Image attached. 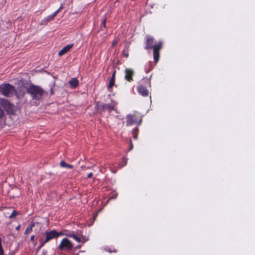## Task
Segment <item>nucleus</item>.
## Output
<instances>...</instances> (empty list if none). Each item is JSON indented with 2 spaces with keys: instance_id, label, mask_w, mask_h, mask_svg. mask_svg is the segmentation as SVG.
<instances>
[{
  "instance_id": "obj_1",
  "label": "nucleus",
  "mask_w": 255,
  "mask_h": 255,
  "mask_svg": "<svg viewBox=\"0 0 255 255\" xmlns=\"http://www.w3.org/2000/svg\"><path fill=\"white\" fill-rule=\"evenodd\" d=\"M63 235L62 232H57L55 230L46 231L41 235L38 236L37 239L39 242L38 250L41 248L44 245L53 239H57L59 237Z\"/></svg>"
},
{
  "instance_id": "obj_2",
  "label": "nucleus",
  "mask_w": 255,
  "mask_h": 255,
  "mask_svg": "<svg viewBox=\"0 0 255 255\" xmlns=\"http://www.w3.org/2000/svg\"><path fill=\"white\" fill-rule=\"evenodd\" d=\"M27 93L29 94L31 98L34 100H39L44 96H47L48 93L37 85H30L27 89Z\"/></svg>"
},
{
  "instance_id": "obj_3",
  "label": "nucleus",
  "mask_w": 255,
  "mask_h": 255,
  "mask_svg": "<svg viewBox=\"0 0 255 255\" xmlns=\"http://www.w3.org/2000/svg\"><path fill=\"white\" fill-rule=\"evenodd\" d=\"M15 91V87L9 83L0 85V93L7 97L12 96Z\"/></svg>"
},
{
  "instance_id": "obj_4",
  "label": "nucleus",
  "mask_w": 255,
  "mask_h": 255,
  "mask_svg": "<svg viewBox=\"0 0 255 255\" xmlns=\"http://www.w3.org/2000/svg\"><path fill=\"white\" fill-rule=\"evenodd\" d=\"M0 104L5 109L8 113H13L14 105L11 104L7 100L0 99Z\"/></svg>"
},
{
  "instance_id": "obj_5",
  "label": "nucleus",
  "mask_w": 255,
  "mask_h": 255,
  "mask_svg": "<svg viewBox=\"0 0 255 255\" xmlns=\"http://www.w3.org/2000/svg\"><path fill=\"white\" fill-rule=\"evenodd\" d=\"M162 43L161 41L158 42L154 45L152 48L153 50V58L154 62L156 63L159 58V51L162 49Z\"/></svg>"
},
{
  "instance_id": "obj_6",
  "label": "nucleus",
  "mask_w": 255,
  "mask_h": 255,
  "mask_svg": "<svg viewBox=\"0 0 255 255\" xmlns=\"http://www.w3.org/2000/svg\"><path fill=\"white\" fill-rule=\"evenodd\" d=\"M72 244L68 239L64 238L59 244L58 248L61 250L67 249L68 251H70L72 249Z\"/></svg>"
},
{
  "instance_id": "obj_7",
  "label": "nucleus",
  "mask_w": 255,
  "mask_h": 255,
  "mask_svg": "<svg viewBox=\"0 0 255 255\" xmlns=\"http://www.w3.org/2000/svg\"><path fill=\"white\" fill-rule=\"evenodd\" d=\"M146 45L144 47L145 49H150L154 47V39L150 35H147L145 36Z\"/></svg>"
},
{
  "instance_id": "obj_8",
  "label": "nucleus",
  "mask_w": 255,
  "mask_h": 255,
  "mask_svg": "<svg viewBox=\"0 0 255 255\" xmlns=\"http://www.w3.org/2000/svg\"><path fill=\"white\" fill-rule=\"evenodd\" d=\"M125 78L128 82H131L133 81L132 76L134 75V71L130 69H126L125 70Z\"/></svg>"
},
{
  "instance_id": "obj_9",
  "label": "nucleus",
  "mask_w": 255,
  "mask_h": 255,
  "mask_svg": "<svg viewBox=\"0 0 255 255\" xmlns=\"http://www.w3.org/2000/svg\"><path fill=\"white\" fill-rule=\"evenodd\" d=\"M137 91L140 95L143 97H147L148 96V90L142 84H139L137 86Z\"/></svg>"
},
{
  "instance_id": "obj_10",
  "label": "nucleus",
  "mask_w": 255,
  "mask_h": 255,
  "mask_svg": "<svg viewBox=\"0 0 255 255\" xmlns=\"http://www.w3.org/2000/svg\"><path fill=\"white\" fill-rule=\"evenodd\" d=\"M57 15V12H54L52 14L50 15L46 18L42 19L40 22V25H46L49 21H52L55 16Z\"/></svg>"
},
{
  "instance_id": "obj_11",
  "label": "nucleus",
  "mask_w": 255,
  "mask_h": 255,
  "mask_svg": "<svg viewBox=\"0 0 255 255\" xmlns=\"http://www.w3.org/2000/svg\"><path fill=\"white\" fill-rule=\"evenodd\" d=\"M74 46L73 44H71L66 45L64 47H63L61 50H60L58 52V55L59 56H61L66 53H67L68 51L70 50V49L73 47Z\"/></svg>"
},
{
  "instance_id": "obj_12",
  "label": "nucleus",
  "mask_w": 255,
  "mask_h": 255,
  "mask_svg": "<svg viewBox=\"0 0 255 255\" xmlns=\"http://www.w3.org/2000/svg\"><path fill=\"white\" fill-rule=\"evenodd\" d=\"M39 223L38 222H31L28 226L27 228L26 229L24 234L27 235L30 234L32 231L33 227H35L36 225H39Z\"/></svg>"
},
{
  "instance_id": "obj_13",
  "label": "nucleus",
  "mask_w": 255,
  "mask_h": 255,
  "mask_svg": "<svg viewBox=\"0 0 255 255\" xmlns=\"http://www.w3.org/2000/svg\"><path fill=\"white\" fill-rule=\"evenodd\" d=\"M127 126H131L132 124L137 123L136 120H135L133 119V116L131 114L128 115L127 117Z\"/></svg>"
},
{
  "instance_id": "obj_14",
  "label": "nucleus",
  "mask_w": 255,
  "mask_h": 255,
  "mask_svg": "<svg viewBox=\"0 0 255 255\" xmlns=\"http://www.w3.org/2000/svg\"><path fill=\"white\" fill-rule=\"evenodd\" d=\"M115 74H116V71L115 70L112 75V77L109 81V83L108 86V89L110 90V89H111L113 86L115 85Z\"/></svg>"
},
{
  "instance_id": "obj_15",
  "label": "nucleus",
  "mask_w": 255,
  "mask_h": 255,
  "mask_svg": "<svg viewBox=\"0 0 255 255\" xmlns=\"http://www.w3.org/2000/svg\"><path fill=\"white\" fill-rule=\"evenodd\" d=\"M96 109L98 112L99 113H102L104 112L105 110V104L98 102L96 103Z\"/></svg>"
},
{
  "instance_id": "obj_16",
  "label": "nucleus",
  "mask_w": 255,
  "mask_h": 255,
  "mask_svg": "<svg viewBox=\"0 0 255 255\" xmlns=\"http://www.w3.org/2000/svg\"><path fill=\"white\" fill-rule=\"evenodd\" d=\"M69 83L72 88H76L79 84V81L77 80V78H72L69 81Z\"/></svg>"
},
{
  "instance_id": "obj_17",
  "label": "nucleus",
  "mask_w": 255,
  "mask_h": 255,
  "mask_svg": "<svg viewBox=\"0 0 255 255\" xmlns=\"http://www.w3.org/2000/svg\"><path fill=\"white\" fill-rule=\"evenodd\" d=\"M60 165L62 167H64V168H73V166L71 164H67L64 161L62 160L60 162Z\"/></svg>"
},
{
  "instance_id": "obj_18",
  "label": "nucleus",
  "mask_w": 255,
  "mask_h": 255,
  "mask_svg": "<svg viewBox=\"0 0 255 255\" xmlns=\"http://www.w3.org/2000/svg\"><path fill=\"white\" fill-rule=\"evenodd\" d=\"M138 128L137 127L133 129L132 131V134L133 136V138L134 139H136L138 136Z\"/></svg>"
},
{
  "instance_id": "obj_19",
  "label": "nucleus",
  "mask_w": 255,
  "mask_h": 255,
  "mask_svg": "<svg viewBox=\"0 0 255 255\" xmlns=\"http://www.w3.org/2000/svg\"><path fill=\"white\" fill-rule=\"evenodd\" d=\"M66 236L69 237L73 238L75 240H76L78 242H80L81 241L80 238L77 237L76 235H74V234H67Z\"/></svg>"
},
{
  "instance_id": "obj_20",
  "label": "nucleus",
  "mask_w": 255,
  "mask_h": 255,
  "mask_svg": "<svg viewBox=\"0 0 255 255\" xmlns=\"http://www.w3.org/2000/svg\"><path fill=\"white\" fill-rule=\"evenodd\" d=\"M105 109L108 110L109 112H111L114 110V106L111 104H105Z\"/></svg>"
},
{
  "instance_id": "obj_21",
  "label": "nucleus",
  "mask_w": 255,
  "mask_h": 255,
  "mask_svg": "<svg viewBox=\"0 0 255 255\" xmlns=\"http://www.w3.org/2000/svg\"><path fill=\"white\" fill-rule=\"evenodd\" d=\"M128 46H125V48L123 50V54L126 57H128Z\"/></svg>"
},
{
  "instance_id": "obj_22",
  "label": "nucleus",
  "mask_w": 255,
  "mask_h": 255,
  "mask_svg": "<svg viewBox=\"0 0 255 255\" xmlns=\"http://www.w3.org/2000/svg\"><path fill=\"white\" fill-rule=\"evenodd\" d=\"M127 160H128V159L127 158H126V157H123V158L122 161L121 162V163L119 165L121 166V167H122L125 166L126 165H127Z\"/></svg>"
},
{
  "instance_id": "obj_23",
  "label": "nucleus",
  "mask_w": 255,
  "mask_h": 255,
  "mask_svg": "<svg viewBox=\"0 0 255 255\" xmlns=\"http://www.w3.org/2000/svg\"><path fill=\"white\" fill-rule=\"evenodd\" d=\"M18 214V212L16 211L15 210H13L11 215L9 216V218H12L15 216H16Z\"/></svg>"
},
{
  "instance_id": "obj_24",
  "label": "nucleus",
  "mask_w": 255,
  "mask_h": 255,
  "mask_svg": "<svg viewBox=\"0 0 255 255\" xmlns=\"http://www.w3.org/2000/svg\"><path fill=\"white\" fill-rule=\"evenodd\" d=\"M0 255H4V251L1 245V240L0 238Z\"/></svg>"
},
{
  "instance_id": "obj_25",
  "label": "nucleus",
  "mask_w": 255,
  "mask_h": 255,
  "mask_svg": "<svg viewBox=\"0 0 255 255\" xmlns=\"http://www.w3.org/2000/svg\"><path fill=\"white\" fill-rule=\"evenodd\" d=\"M5 116L4 111L0 107V120H1Z\"/></svg>"
},
{
  "instance_id": "obj_26",
  "label": "nucleus",
  "mask_w": 255,
  "mask_h": 255,
  "mask_svg": "<svg viewBox=\"0 0 255 255\" xmlns=\"http://www.w3.org/2000/svg\"><path fill=\"white\" fill-rule=\"evenodd\" d=\"M141 82L142 83H148L149 84H150V80L146 78L143 79L141 81Z\"/></svg>"
},
{
  "instance_id": "obj_27",
  "label": "nucleus",
  "mask_w": 255,
  "mask_h": 255,
  "mask_svg": "<svg viewBox=\"0 0 255 255\" xmlns=\"http://www.w3.org/2000/svg\"><path fill=\"white\" fill-rule=\"evenodd\" d=\"M106 19H104L103 20H102V26H103L104 27H106Z\"/></svg>"
},
{
  "instance_id": "obj_28",
  "label": "nucleus",
  "mask_w": 255,
  "mask_h": 255,
  "mask_svg": "<svg viewBox=\"0 0 255 255\" xmlns=\"http://www.w3.org/2000/svg\"><path fill=\"white\" fill-rule=\"evenodd\" d=\"M129 142H130V147H129V150H131L133 148V144L131 141V139H129Z\"/></svg>"
},
{
  "instance_id": "obj_29",
  "label": "nucleus",
  "mask_w": 255,
  "mask_h": 255,
  "mask_svg": "<svg viewBox=\"0 0 255 255\" xmlns=\"http://www.w3.org/2000/svg\"><path fill=\"white\" fill-rule=\"evenodd\" d=\"M63 8V5H61L60 7L59 8V9L58 10H57L56 11H55L54 12H57V14L59 12V11H60L61 9H62Z\"/></svg>"
},
{
  "instance_id": "obj_30",
  "label": "nucleus",
  "mask_w": 255,
  "mask_h": 255,
  "mask_svg": "<svg viewBox=\"0 0 255 255\" xmlns=\"http://www.w3.org/2000/svg\"><path fill=\"white\" fill-rule=\"evenodd\" d=\"M117 42L118 41L117 40H114L112 44V47H114L115 46V45L117 43Z\"/></svg>"
},
{
  "instance_id": "obj_31",
  "label": "nucleus",
  "mask_w": 255,
  "mask_h": 255,
  "mask_svg": "<svg viewBox=\"0 0 255 255\" xmlns=\"http://www.w3.org/2000/svg\"><path fill=\"white\" fill-rule=\"evenodd\" d=\"M92 176H93V173L92 172H91L87 175V178H90L92 177Z\"/></svg>"
},
{
  "instance_id": "obj_32",
  "label": "nucleus",
  "mask_w": 255,
  "mask_h": 255,
  "mask_svg": "<svg viewBox=\"0 0 255 255\" xmlns=\"http://www.w3.org/2000/svg\"><path fill=\"white\" fill-rule=\"evenodd\" d=\"M34 238H35L34 236V235H32V236L31 237V238H30V241H31V242H34Z\"/></svg>"
},
{
  "instance_id": "obj_33",
  "label": "nucleus",
  "mask_w": 255,
  "mask_h": 255,
  "mask_svg": "<svg viewBox=\"0 0 255 255\" xmlns=\"http://www.w3.org/2000/svg\"><path fill=\"white\" fill-rule=\"evenodd\" d=\"M117 196V194H114L113 195H112V196L111 197V198L112 199H115Z\"/></svg>"
},
{
  "instance_id": "obj_34",
  "label": "nucleus",
  "mask_w": 255,
  "mask_h": 255,
  "mask_svg": "<svg viewBox=\"0 0 255 255\" xmlns=\"http://www.w3.org/2000/svg\"><path fill=\"white\" fill-rule=\"evenodd\" d=\"M54 94V91L53 90V88H51L50 89V95H53Z\"/></svg>"
},
{
  "instance_id": "obj_35",
  "label": "nucleus",
  "mask_w": 255,
  "mask_h": 255,
  "mask_svg": "<svg viewBox=\"0 0 255 255\" xmlns=\"http://www.w3.org/2000/svg\"><path fill=\"white\" fill-rule=\"evenodd\" d=\"M20 228V225H18L16 228V229L17 230H18Z\"/></svg>"
},
{
  "instance_id": "obj_36",
  "label": "nucleus",
  "mask_w": 255,
  "mask_h": 255,
  "mask_svg": "<svg viewBox=\"0 0 255 255\" xmlns=\"http://www.w3.org/2000/svg\"><path fill=\"white\" fill-rule=\"evenodd\" d=\"M81 247V245H78L77 246L76 248V249H80Z\"/></svg>"
},
{
  "instance_id": "obj_37",
  "label": "nucleus",
  "mask_w": 255,
  "mask_h": 255,
  "mask_svg": "<svg viewBox=\"0 0 255 255\" xmlns=\"http://www.w3.org/2000/svg\"><path fill=\"white\" fill-rule=\"evenodd\" d=\"M141 121H142V120H141V119H140V120H139V122H138V125L140 124V123H141Z\"/></svg>"
},
{
  "instance_id": "obj_38",
  "label": "nucleus",
  "mask_w": 255,
  "mask_h": 255,
  "mask_svg": "<svg viewBox=\"0 0 255 255\" xmlns=\"http://www.w3.org/2000/svg\"><path fill=\"white\" fill-rule=\"evenodd\" d=\"M85 240L83 241V243H85Z\"/></svg>"
}]
</instances>
